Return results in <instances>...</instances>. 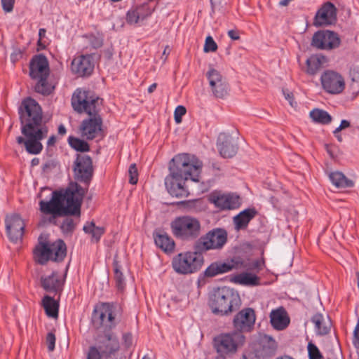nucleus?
<instances>
[{
    "label": "nucleus",
    "instance_id": "f257e3e1",
    "mask_svg": "<svg viewBox=\"0 0 359 359\" xmlns=\"http://www.w3.org/2000/svg\"><path fill=\"white\" fill-rule=\"evenodd\" d=\"M21 124V133L25 136H18L16 142L23 144L27 153L39 154L43 150L41 141L48 133V127L43 120V111L39 104L31 97L24 99L18 107Z\"/></svg>",
    "mask_w": 359,
    "mask_h": 359
},
{
    "label": "nucleus",
    "instance_id": "f03ea898",
    "mask_svg": "<svg viewBox=\"0 0 359 359\" xmlns=\"http://www.w3.org/2000/svg\"><path fill=\"white\" fill-rule=\"evenodd\" d=\"M86 193V189L74 182L71 183L65 191H53L49 201H40L39 210L41 212L48 215V217L43 218V224L57 225V217L67 215L79 218L81 206Z\"/></svg>",
    "mask_w": 359,
    "mask_h": 359
},
{
    "label": "nucleus",
    "instance_id": "7ed1b4c3",
    "mask_svg": "<svg viewBox=\"0 0 359 359\" xmlns=\"http://www.w3.org/2000/svg\"><path fill=\"white\" fill-rule=\"evenodd\" d=\"M203 163L201 161L187 154L175 156L169 163V174L165 179L168 192L176 198L187 197L189 191L185 182L191 179L200 181V173Z\"/></svg>",
    "mask_w": 359,
    "mask_h": 359
},
{
    "label": "nucleus",
    "instance_id": "20e7f679",
    "mask_svg": "<svg viewBox=\"0 0 359 359\" xmlns=\"http://www.w3.org/2000/svg\"><path fill=\"white\" fill-rule=\"evenodd\" d=\"M102 100L89 91L77 89L73 94L72 105L79 113H86L89 116L83 119L79 128L83 139L93 140L103 138V120L99 114Z\"/></svg>",
    "mask_w": 359,
    "mask_h": 359
},
{
    "label": "nucleus",
    "instance_id": "39448f33",
    "mask_svg": "<svg viewBox=\"0 0 359 359\" xmlns=\"http://www.w3.org/2000/svg\"><path fill=\"white\" fill-rule=\"evenodd\" d=\"M241 305L239 294L229 287L217 288L210 297L209 306L215 314L228 316L237 311Z\"/></svg>",
    "mask_w": 359,
    "mask_h": 359
},
{
    "label": "nucleus",
    "instance_id": "423d86ee",
    "mask_svg": "<svg viewBox=\"0 0 359 359\" xmlns=\"http://www.w3.org/2000/svg\"><path fill=\"white\" fill-rule=\"evenodd\" d=\"M49 63L47 57L39 54L34 55L29 62V76L33 79H37L35 91L42 95H49L52 90L47 82L49 76Z\"/></svg>",
    "mask_w": 359,
    "mask_h": 359
},
{
    "label": "nucleus",
    "instance_id": "0eeeda50",
    "mask_svg": "<svg viewBox=\"0 0 359 359\" xmlns=\"http://www.w3.org/2000/svg\"><path fill=\"white\" fill-rule=\"evenodd\" d=\"M278 344L270 335L262 334L248 347L243 359H269L275 355Z\"/></svg>",
    "mask_w": 359,
    "mask_h": 359
},
{
    "label": "nucleus",
    "instance_id": "6e6552de",
    "mask_svg": "<svg viewBox=\"0 0 359 359\" xmlns=\"http://www.w3.org/2000/svg\"><path fill=\"white\" fill-rule=\"evenodd\" d=\"M203 256L201 252H182L176 255L172 261L174 271L179 274H190L198 271L203 264Z\"/></svg>",
    "mask_w": 359,
    "mask_h": 359
},
{
    "label": "nucleus",
    "instance_id": "1a4fd4ad",
    "mask_svg": "<svg viewBox=\"0 0 359 359\" xmlns=\"http://www.w3.org/2000/svg\"><path fill=\"white\" fill-rule=\"evenodd\" d=\"M34 254L36 261L40 264H45L49 259L60 262L66 256V244L61 239L51 243H41L36 247Z\"/></svg>",
    "mask_w": 359,
    "mask_h": 359
},
{
    "label": "nucleus",
    "instance_id": "9d476101",
    "mask_svg": "<svg viewBox=\"0 0 359 359\" xmlns=\"http://www.w3.org/2000/svg\"><path fill=\"white\" fill-rule=\"evenodd\" d=\"M173 235L182 241L196 239L201 233L199 221L189 216L177 217L170 224Z\"/></svg>",
    "mask_w": 359,
    "mask_h": 359
},
{
    "label": "nucleus",
    "instance_id": "9b49d317",
    "mask_svg": "<svg viewBox=\"0 0 359 359\" xmlns=\"http://www.w3.org/2000/svg\"><path fill=\"white\" fill-rule=\"evenodd\" d=\"M227 232L222 228H215L201 236L194 244V249L202 254L210 250H220L227 242Z\"/></svg>",
    "mask_w": 359,
    "mask_h": 359
},
{
    "label": "nucleus",
    "instance_id": "f8f14e48",
    "mask_svg": "<svg viewBox=\"0 0 359 359\" xmlns=\"http://www.w3.org/2000/svg\"><path fill=\"white\" fill-rule=\"evenodd\" d=\"M245 339V336L237 331L221 334L215 338V346L219 353H234L238 347L244 344Z\"/></svg>",
    "mask_w": 359,
    "mask_h": 359
},
{
    "label": "nucleus",
    "instance_id": "ddd939ff",
    "mask_svg": "<svg viewBox=\"0 0 359 359\" xmlns=\"http://www.w3.org/2000/svg\"><path fill=\"white\" fill-rule=\"evenodd\" d=\"M320 83L323 89L331 95L341 93L345 88L344 77L333 70H326L320 76Z\"/></svg>",
    "mask_w": 359,
    "mask_h": 359
},
{
    "label": "nucleus",
    "instance_id": "4468645a",
    "mask_svg": "<svg viewBox=\"0 0 359 359\" xmlns=\"http://www.w3.org/2000/svg\"><path fill=\"white\" fill-rule=\"evenodd\" d=\"M206 77L210 92L214 97L223 99L227 96L229 90V83L219 71L210 68L206 73Z\"/></svg>",
    "mask_w": 359,
    "mask_h": 359
},
{
    "label": "nucleus",
    "instance_id": "2eb2a0df",
    "mask_svg": "<svg viewBox=\"0 0 359 359\" xmlns=\"http://www.w3.org/2000/svg\"><path fill=\"white\" fill-rule=\"evenodd\" d=\"M340 43V38L337 33L330 30H321L313 34L311 45L320 50H332L339 47Z\"/></svg>",
    "mask_w": 359,
    "mask_h": 359
},
{
    "label": "nucleus",
    "instance_id": "dca6fc26",
    "mask_svg": "<svg viewBox=\"0 0 359 359\" xmlns=\"http://www.w3.org/2000/svg\"><path fill=\"white\" fill-rule=\"evenodd\" d=\"M74 177L87 185L93 177V168L91 158L88 155L77 154L74 165Z\"/></svg>",
    "mask_w": 359,
    "mask_h": 359
},
{
    "label": "nucleus",
    "instance_id": "f3484780",
    "mask_svg": "<svg viewBox=\"0 0 359 359\" xmlns=\"http://www.w3.org/2000/svg\"><path fill=\"white\" fill-rule=\"evenodd\" d=\"M337 10L335 6L327 1L323 4L316 12L313 19V25L316 27L334 25L337 20Z\"/></svg>",
    "mask_w": 359,
    "mask_h": 359
},
{
    "label": "nucleus",
    "instance_id": "a211bd4d",
    "mask_svg": "<svg viewBox=\"0 0 359 359\" xmlns=\"http://www.w3.org/2000/svg\"><path fill=\"white\" fill-rule=\"evenodd\" d=\"M6 229L9 240L13 243L21 241L24 233L25 224L19 215H7L5 219Z\"/></svg>",
    "mask_w": 359,
    "mask_h": 359
},
{
    "label": "nucleus",
    "instance_id": "6ab92c4d",
    "mask_svg": "<svg viewBox=\"0 0 359 359\" xmlns=\"http://www.w3.org/2000/svg\"><path fill=\"white\" fill-rule=\"evenodd\" d=\"M255 319V311L251 308H245L234 316L233 325L238 332H250L254 327Z\"/></svg>",
    "mask_w": 359,
    "mask_h": 359
},
{
    "label": "nucleus",
    "instance_id": "aec40b11",
    "mask_svg": "<svg viewBox=\"0 0 359 359\" xmlns=\"http://www.w3.org/2000/svg\"><path fill=\"white\" fill-rule=\"evenodd\" d=\"M94 66L90 55H81L72 60L71 69L78 76H88L93 73Z\"/></svg>",
    "mask_w": 359,
    "mask_h": 359
},
{
    "label": "nucleus",
    "instance_id": "412c9836",
    "mask_svg": "<svg viewBox=\"0 0 359 359\" xmlns=\"http://www.w3.org/2000/svg\"><path fill=\"white\" fill-rule=\"evenodd\" d=\"M217 146L219 154L224 158L233 157L238 149L235 140L230 135L225 133L219 134Z\"/></svg>",
    "mask_w": 359,
    "mask_h": 359
},
{
    "label": "nucleus",
    "instance_id": "4be33fe9",
    "mask_svg": "<svg viewBox=\"0 0 359 359\" xmlns=\"http://www.w3.org/2000/svg\"><path fill=\"white\" fill-rule=\"evenodd\" d=\"M237 264L236 257L231 259V260L226 262H215L207 267L203 273L205 277H215L217 275L229 272L233 269H236V267H238Z\"/></svg>",
    "mask_w": 359,
    "mask_h": 359
},
{
    "label": "nucleus",
    "instance_id": "5701e85b",
    "mask_svg": "<svg viewBox=\"0 0 359 359\" xmlns=\"http://www.w3.org/2000/svg\"><path fill=\"white\" fill-rule=\"evenodd\" d=\"M211 202L221 210H232L239 207L240 198L233 194L212 195Z\"/></svg>",
    "mask_w": 359,
    "mask_h": 359
},
{
    "label": "nucleus",
    "instance_id": "b1692460",
    "mask_svg": "<svg viewBox=\"0 0 359 359\" xmlns=\"http://www.w3.org/2000/svg\"><path fill=\"white\" fill-rule=\"evenodd\" d=\"M41 284L46 292L57 293L62 290L63 280L57 272L53 271L50 276H42Z\"/></svg>",
    "mask_w": 359,
    "mask_h": 359
},
{
    "label": "nucleus",
    "instance_id": "393cba45",
    "mask_svg": "<svg viewBox=\"0 0 359 359\" xmlns=\"http://www.w3.org/2000/svg\"><path fill=\"white\" fill-rule=\"evenodd\" d=\"M153 236L156 245L163 252L170 253L174 251L175 242L167 233L162 231H155Z\"/></svg>",
    "mask_w": 359,
    "mask_h": 359
},
{
    "label": "nucleus",
    "instance_id": "a878e982",
    "mask_svg": "<svg viewBox=\"0 0 359 359\" xmlns=\"http://www.w3.org/2000/svg\"><path fill=\"white\" fill-rule=\"evenodd\" d=\"M270 322L274 329L283 330L288 326L290 318L285 310L281 307L271 312Z\"/></svg>",
    "mask_w": 359,
    "mask_h": 359
},
{
    "label": "nucleus",
    "instance_id": "bb28decb",
    "mask_svg": "<svg viewBox=\"0 0 359 359\" xmlns=\"http://www.w3.org/2000/svg\"><path fill=\"white\" fill-rule=\"evenodd\" d=\"M257 211L255 208H248L241 211L233 217V223L236 230L245 229L249 222L256 216Z\"/></svg>",
    "mask_w": 359,
    "mask_h": 359
},
{
    "label": "nucleus",
    "instance_id": "cd10ccee",
    "mask_svg": "<svg viewBox=\"0 0 359 359\" xmlns=\"http://www.w3.org/2000/svg\"><path fill=\"white\" fill-rule=\"evenodd\" d=\"M231 281L235 284L245 286H257L259 285V278L255 274L243 272L231 277Z\"/></svg>",
    "mask_w": 359,
    "mask_h": 359
},
{
    "label": "nucleus",
    "instance_id": "c85d7f7f",
    "mask_svg": "<svg viewBox=\"0 0 359 359\" xmlns=\"http://www.w3.org/2000/svg\"><path fill=\"white\" fill-rule=\"evenodd\" d=\"M236 262L238 263V267H236L237 270L245 269L259 272L264 267V260L263 259L245 261L241 257H236Z\"/></svg>",
    "mask_w": 359,
    "mask_h": 359
},
{
    "label": "nucleus",
    "instance_id": "c756f323",
    "mask_svg": "<svg viewBox=\"0 0 359 359\" xmlns=\"http://www.w3.org/2000/svg\"><path fill=\"white\" fill-rule=\"evenodd\" d=\"M329 178L332 183L337 188H350L354 185V182L351 180L348 179L341 172H330Z\"/></svg>",
    "mask_w": 359,
    "mask_h": 359
},
{
    "label": "nucleus",
    "instance_id": "7c9ffc66",
    "mask_svg": "<svg viewBox=\"0 0 359 359\" xmlns=\"http://www.w3.org/2000/svg\"><path fill=\"white\" fill-rule=\"evenodd\" d=\"M42 304L45 312L48 317L57 318L59 304L53 297L48 295L44 296Z\"/></svg>",
    "mask_w": 359,
    "mask_h": 359
},
{
    "label": "nucleus",
    "instance_id": "2f4dec72",
    "mask_svg": "<svg viewBox=\"0 0 359 359\" xmlns=\"http://www.w3.org/2000/svg\"><path fill=\"white\" fill-rule=\"evenodd\" d=\"M324 56L311 55L306 60V72L310 75L316 74L321 68L325 62Z\"/></svg>",
    "mask_w": 359,
    "mask_h": 359
},
{
    "label": "nucleus",
    "instance_id": "473e14b6",
    "mask_svg": "<svg viewBox=\"0 0 359 359\" xmlns=\"http://www.w3.org/2000/svg\"><path fill=\"white\" fill-rule=\"evenodd\" d=\"M324 317L323 314L317 313L311 318V322L315 325L316 332L318 335H325L330 332V326L323 323Z\"/></svg>",
    "mask_w": 359,
    "mask_h": 359
},
{
    "label": "nucleus",
    "instance_id": "72a5a7b5",
    "mask_svg": "<svg viewBox=\"0 0 359 359\" xmlns=\"http://www.w3.org/2000/svg\"><path fill=\"white\" fill-rule=\"evenodd\" d=\"M83 230L86 233L90 234L92 239L95 242H98L104 233V229L95 226L94 222H87L83 226Z\"/></svg>",
    "mask_w": 359,
    "mask_h": 359
},
{
    "label": "nucleus",
    "instance_id": "f704fd0d",
    "mask_svg": "<svg viewBox=\"0 0 359 359\" xmlns=\"http://www.w3.org/2000/svg\"><path fill=\"white\" fill-rule=\"evenodd\" d=\"M310 117L318 123L328 124L332 121V116L326 111L320 109H314L310 111Z\"/></svg>",
    "mask_w": 359,
    "mask_h": 359
},
{
    "label": "nucleus",
    "instance_id": "c9c22d12",
    "mask_svg": "<svg viewBox=\"0 0 359 359\" xmlns=\"http://www.w3.org/2000/svg\"><path fill=\"white\" fill-rule=\"evenodd\" d=\"M86 140V139H80L73 136L68 137L69 146L76 151L80 152H87L90 151V145Z\"/></svg>",
    "mask_w": 359,
    "mask_h": 359
},
{
    "label": "nucleus",
    "instance_id": "e433bc0d",
    "mask_svg": "<svg viewBox=\"0 0 359 359\" xmlns=\"http://www.w3.org/2000/svg\"><path fill=\"white\" fill-rule=\"evenodd\" d=\"M114 278L116 283V287L119 290H122L125 285L124 278L123 273L121 271V266L116 260L114 261L113 263Z\"/></svg>",
    "mask_w": 359,
    "mask_h": 359
},
{
    "label": "nucleus",
    "instance_id": "4c0bfd02",
    "mask_svg": "<svg viewBox=\"0 0 359 359\" xmlns=\"http://www.w3.org/2000/svg\"><path fill=\"white\" fill-rule=\"evenodd\" d=\"M76 224L77 222H75L73 219L67 217L61 224L60 229L64 233H72L74 231Z\"/></svg>",
    "mask_w": 359,
    "mask_h": 359
},
{
    "label": "nucleus",
    "instance_id": "58836bf2",
    "mask_svg": "<svg viewBox=\"0 0 359 359\" xmlns=\"http://www.w3.org/2000/svg\"><path fill=\"white\" fill-rule=\"evenodd\" d=\"M143 15L138 13L135 8L130 9L128 11L126 15V21L128 24L133 25L137 24L140 21H142L140 18H142Z\"/></svg>",
    "mask_w": 359,
    "mask_h": 359
},
{
    "label": "nucleus",
    "instance_id": "ea45409f",
    "mask_svg": "<svg viewBox=\"0 0 359 359\" xmlns=\"http://www.w3.org/2000/svg\"><path fill=\"white\" fill-rule=\"evenodd\" d=\"M308 353L309 359H323V356L319 348L312 342L308 344Z\"/></svg>",
    "mask_w": 359,
    "mask_h": 359
},
{
    "label": "nucleus",
    "instance_id": "a19ab883",
    "mask_svg": "<svg viewBox=\"0 0 359 359\" xmlns=\"http://www.w3.org/2000/svg\"><path fill=\"white\" fill-rule=\"evenodd\" d=\"M135 10L137 11L141 15H143L142 18H140L142 21L150 16L154 11V8H151L148 4H142V5L137 6Z\"/></svg>",
    "mask_w": 359,
    "mask_h": 359
},
{
    "label": "nucleus",
    "instance_id": "79ce46f5",
    "mask_svg": "<svg viewBox=\"0 0 359 359\" xmlns=\"http://www.w3.org/2000/svg\"><path fill=\"white\" fill-rule=\"evenodd\" d=\"M129 182L131 184H136L138 181V172L135 163L131 164L128 169Z\"/></svg>",
    "mask_w": 359,
    "mask_h": 359
},
{
    "label": "nucleus",
    "instance_id": "37998d69",
    "mask_svg": "<svg viewBox=\"0 0 359 359\" xmlns=\"http://www.w3.org/2000/svg\"><path fill=\"white\" fill-rule=\"evenodd\" d=\"M217 49V45L212 39V36H209L206 38L205 45H204V52H215Z\"/></svg>",
    "mask_w": 359,
    "mask_h": 359
},
{
    "label": "nucleus",
    "instance_id": "c03bdc74",
    "mask_svg": "<svg viewBox=\"0 0 359 359\" xmlns=\"http://www.w3.org/2000/svg\"><path fill=\"white\" fill-rule=\"evenodd\" d=\"M88 41L90 46L95 49L100 48L103 45V39L100 36H95L93 34L90 35L88 36Z\"/></svg>",
    "mask_w": 359,
    "mask_h": 359
},
{
    "label": "nucleus",
    "instance_id": "a18cd8bd",
    "mask_svg": "<svg viewBox=\"0 0 359 359\" xmlns=\"http://www.w3.org/2000/svg\"><path fill=\"white\" fill-rule=\"evenodd\" d=\"M46 344L49 351L52 352L55 349V336L53 332H48L46 336Z\"/></svg>",
    "mask_w": 359,
    "mask_h": 359
},
{
    "label": "nucleus",
    "instance_id": "49530a36",
    "mask_svg": "<svg viewBox=\"0 0 359 359\" xmlns=\"http://www.w3.org/2000/svg\"><path fill=\"white\" fill-rule=\"evenodd\" d=\"M22 55L23 51L21 49L15 48L11 54V60L13 64H15L22 57Z\"/></svg>",
    "mask_w": 359,
    "mask_h": 359
},
{
    "label": "nucleus",
    "instance_id": "de8ad7c7",
    "mask_svg": "<svg viewBox=\"0 0 359 359\" xmlns=\"http://www.w3.org/2000/svg\"><path fill=\"white\" fill-rule=\"evenodd\" d=\"M15 0H1L3 10L6 13H10L13 9Z\"/></svg>",
    "mask_w": 359,
    "mask_h": 359
},
{
    "label": "nucleus",
    "instance_id": "09e8293b",
    "mask_svg": "<svg viewBox=\"0 0 359 359\" xmlns=\"http://www.w3.org/2000/svg\"><path fill=\"white\" fill-rule=\"evenodd\" d=\"M123 343L126 348H128L133 345V335L130 332L123 333L122 335Z\"/></svg>",
    "mask_w": 359,
    "mask_h": 359
},
{
    "label": "nucleus",
    "instance_id": "8fccbe9b",
    "mask_svg": "<svg viewBox=\"0 0 359 359\" xmlns=\"http://www.w3.org/2000/svg\"><path fill=\"white\" fill-rule=\"evenodd\" d=\"M353 344L356 348H359V318L353 331Z\"/></svg>",
    "mask_w": 359,
    "mask_h": 359
},
{
    "label": "nucleus",
    "instance_id": "3c124183",
    "mask_svg": "<svg viewBox=\"0 0 359 359\" xmlns=\"http://www.w3.org/2000/svg\"><path fill=\"white\" fill-rule=\"evenodd\" d=\"M55 166V163L53 161H48L45 163H43L42 166V170L44 172H48L50 171Z\"/></svg>",
    "mask_w": 359,
    "mask_h": 359
},
{
    "label": "nucleus",
    "instance_id": "603ef678",
    "mask_svg": "<svg viewBox=\"0 0 359 359\" xmlns=\"http://www.w3.org/2000/svg\"><path fill=\"white\" fill-rule=\"evenodd\" d=\"M350 126V122L347 120H342L339 127H337L334 131L333 133H339L341 130L348 128Z\"/></svg>",
    "mask_w": 359,
    "mask_h": 359
},
{
    "label": "nucleus",
    "instance_id": "864d4df0",
    "mask_svg": "<svg viewBox=\"0 0 359 359\" xmlns=\"http://www.w3.org/2000/svg\"><path fill=\"white\" fill-rule=\"evenodd\" d=\"M285 98L289 102L292 107H294V97L293 94L287 90H283Z\"/></svg>",
    "mask_w": 359,
    "mask_h": 359
},
{
    "label": "nucleus",
    "instance_id": "5fc2aeb1",
    "mask_svg": "<svg viewBox=\"0 0 359 359\" xmlns=\"http://www.w3.org/2000/svg\"><path fill=\"white\" fill-rule=\"evenodd\" d=\"M228 36L232 40H238L240 39V34L237 29H231L228 31Z\"/></svg>",
    "mask_w": 359,
    "mask_h": 359
},
{
    "label": "nucleus",
    "instance_id": "6e6d98bb",
    "mask_svg": "<svg viewBox=\"0 0 359 359\" xmlns=\"http://www.w3.org/2000/svg\"><path fill=\"white\" fill-rule=\"evenodd\" d=\"M186 108L184 106L179 105L175 108L174 115L184 116L186 114Z\"/></svg>",
    "mask_w": 359,
    "mask_h": 359
},
{
    "label": "nucleus",
    "instance_id": "4d7b16f0",
    "mask_svg": "<svg viewBox=\"0 0 359 359\" xmlns=\"http://www.w3.org/2000/svg\"><path fill=\"white\" fill-rule=\"evenodd\" d=\"M198 200H194V201H182L181 203L184 205H186V208L188 209H192L194 208V204L198 202Z\"/></svg>",
    "mask_w": 359,
    "mask_h": 359
},
{
    "label": "nucleus",
    "instance_id": "13d9d810",
    "mask_svg": "<svg viewBox=\"0 0 359 359\" xmlns=\"http://www.w3.org/2000/svg\"><path fill=\"white\" fill-rule=\"evenodd\" d=\"M56 141H57V138L55 137V135H52L50 137H49V138L48 139V141H47V146L48 147H52V146H54L55 144L56 143Z\"/></svg>",
    "mask_w": 359,
    "mask_h": 359
},
{
    "label": "nucleus",
    "instance_id": "bf43d9fd",
    "mask_svg": "<svg viewBox=\"0 0 359 359\" xmlns=\"http://www.w3.org/2000/svg\"><path fill=\"white\" fill-rule=\"evenodd\" d=\"M46 33V29H44V28L39 29V41H38V44L39 45L41 44V40L43 39V38L45 37Z\"/></svg>",
    "mask_w": 359,
    "mask_h": 359
},
{
    "label": "nucleus",
    "instance_id": "052dcab7",
    "mask_svg": "<svg viewBox=\"0 0 359 359\" xmlns=\"http://www.w3.org/2000/svg\"><path fill=\"white\" fill-rule=\"evenodd\" d=\"M210 3L212 10L214 11L220 6L222 0H210Z\"/></svg>",
    "mask_w": 359,
    "mask_h": 359
},
{
    "label": "nucleus",
    "instance_id": "680f3d73",
    "mask_svg": "<svg viewBox=\"0 0 359 359\" xmlns=\"http://www.w3.org/2000/svg\"><path fill=\"white\" fill-rule=\"evenodd\" d=\"M57 132H58V134L61 136H63L66 134L67 133V130L65 127L64 125L62 124H60L59 126H58V130H57Z\"/></svg>",
    "mask_w": 359,
    "mask_h": 359
},
{
    "label": "nucleus",
    "instance_id": "e2e57ef3",
    "mask_svg": "<svg viewBox=\"0 0 359 359\" xmlns=\"http://www.w3.org/2000/svg\"><path fill=\"white\" fill-rule=\"evenodd\" d=\"M40 163V160L39 158H34L32 161H31V165L32 167L34 166H36L39 164Z\"/></svg>",
    "mask_w": 359,
    "mask_h": 359
},
{
    "label": "nucleus",
    "instance_id": "0e129e2a",
    "mask_svg": "<svg viewBox=\"0 0 359 359\" xmlns=\"http://www.w3.org/2000/svg\"><path fill=\"white\" fill-rule=\"evenodd\" d=\"M156 86H157V84H156V83H153V84H151V85L148 88V92H149V93H153V92L156 90Z\"/></svg>",
    "mask_w": 359,
    "mask_h": 359
},
{
    "label": "nucleus",
    "instance_id": "69168bd1",
    "mask_svg": "<svg viewBox=\"0 0 359 359\" xmlns=\"http://www.w3.org/2000/svg\"><path fill=\"white\" fill-rule=\"evenodd\" d=\"M169 53H170L169 47L166 46L163 52V56H165V60L167 58Z\"/></svg>",
    "mask_w": 359,
    "mask_h": 359
},
{
    "label": "nucleus",
    "instance_id": "338daca9",
    "mask_svg": "<svg viewBox=\"0 0 359 359\" xmlns=\"http://www.w3.org/2000/svg\"><path fill=\"white\" fill-rule=\"evenodd\" d=\"M291 0H281L280 2H279V5L280 6H286L289 4L290 1Z\"/></svg>",
    "mask_w": 359,
    "mask_h": 359
},
{
    "label": "nucleus",
    "instance_id": "774afa93",
    "mask_svg": "<svg viewBox=\"0 0 359 359\" xmlns=\"http://www.w3.org/2000/svg\"><path fill=\"white\" fill-rule=\"evenodd\" d=\"M276 359H294V358H293L292 357H291L290 355H285L283 356L278 357Z\"/></svg>",
    "mask_w": 359,
    "mask_h": 359
}]
</instances>
